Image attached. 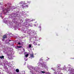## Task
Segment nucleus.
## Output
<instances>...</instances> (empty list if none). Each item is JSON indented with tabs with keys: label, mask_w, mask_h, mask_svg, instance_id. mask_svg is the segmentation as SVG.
<instances>
[{
	"label": "nucleus",
	"mask_w": 74,
	"mask_h": 74,
	"mask_svg": "<svg viewBox=\"0 0 74 74\" xmlns=\"http://www.w3.org/2000/svg\"><path fill=\"white\" fill-rule=\"evenodd\" d=\"M34 45H37V41H35L34 42Z\"/></svg>",
	"instance_id": "nucleus-1"
},
{
	"label": "nucleus",
	"mask_w": 74,
	"mask_h": 74,
	"mask_svg": "<svg viewBox=\"0 0 74 74\" xmlns=\"http://www.w3.org/2000/svg\"><path fill=\"white\" fill-rule=\"evenodd\" d=\"M70 73H74V69H71L70 71Z\"/></svg>",
	"instance_id": "nucleus-2"
},
{
	"label": "nucleus",
	"mask_w": 74,
	"mask_h": 74,
	"mask_svg": "<svg viewBox=\"0 0 74 74\" xmlns=\"http://www.w3.org/2000/svg\"><path fill=\"white\" fill-rule=\"evenodd\" d=\"M21 4H23V5H22V6L23 7H24L23 5H25V3L23 2V1H21Z\"/></svg>",
	"instance_id": "nucleus-3"
},
{
	"label": "nucleus",
	"mask_w": 74,
	"mask_h": 74,
	"mask_svg": "<svg viewBox=\"0 0 74 74\" xmlns=\"http://www.w3.org/2000/svg\"><path fill=\"white\" fill-rule=\"evenodd\" d=\"M7 35H3V38H7Z\"/></svg>",
	"instance_id": "nucleus-4"
},
{
	"label": "nucleus",
	"mask_w": 74,
	"mask_h": 74,
	"mask_svg": "<svg viewBox=\"0 0 74 74\" xmlns=\"http://www.w3.org/2000/svg\"><path fill=\"white\" fill-rule=\"evenodd\" d=\"M30 55H31V58H34V54H33V53H32Z\"/></svg>",
	"instance_id": "nucleus-5"
},
{
	"label": "nucleus",
	"mask_w": 74,
	"mask_h": 74,
	"mask_svg": "<svg viewBox=\"0 0 74 74\" xmlns=\"http://www.w3.org/2000/svg\"><path fill=\"white\" fill-rule=\"evenodd\" d=\"M10 7H9L8 8V9H7V11H9L10 10Z\"/></svg>",
	"instance_id": "nucleus-6"
},
{
	"label": "nucleus",
	"mask_w": 74,
	"mask_h": 74,
	"mask_svg": "<svg viewBox=\"0 0 74 74\" xmlns=\"http://www.w3.org/2000/svg\"><path fill=\"white\" fill-rule=\"evenodd\" d=\"M4 57L3 56H0V58L1 59H2L3 58L4 59Z\"/></svg>",
	"instance_id": "nucleus-7"
},
{
	"label": "nucleus",
	"mask_w": 74,
	"mask_h": 74,
	"mask_svg": "<svg viewBox=\"0 0 74 74\" xmlns=\"http://www.w3.org/2000/svg\"><path fill=\"white\" fill-rule=\"evenodd\" d=\"M19 69H16V72H17V73H19Z\"/></svg>",
	"instance_id": "nucleus-8"
},
{
	"label": "nucleus",
	"mask_w": 74,
	"mask_h": 74,
	"mask_svg": "<svg viewBox=\"0 0 74 74\" xmlns=\"http://www.w3.org/2000/svg\"><path fill=\"white\" fill-rule=\"evenodd\" d=\"M28 56H29L28 54H27L26 55H25V56L26 57V58L28 57Z\"/></svg>",
	"instance_id": "nucleus-9"
},
{
	"label": "nucleus",
	"mask_w": 74,
	"mask_h": 74,
	"mask_svg": "<svg viewBox=\"0 0 74 74\" xmlns=\"http://www.w3.org/2000/svg\"><path fill=\"white\" fill-rule=\"evenodd\" d=\"M44 67L45 69H47V66H46V65H45V66H44Z\"/></svg>",
	"instance_id": "nucleus-10"
},
{
	"label": "nucleus",
	"mask_w": 74,
	"mask_h": 74,
	"mask_svg": "<svg viewBox=\"0 0 74 74\" xmlns=\"http://www.w3.org/2000/svg\"><path fill=\"white\" fill-rule=\"evenodd\" d=\"M17 48H22V46H17L16 47Z\"/></svg>",
	"instance_id": "nucleus-11"
},
{
	"label": "nucleus",
	"mask_w": 74,
	"mask_h": 74,
	"mask_svg": "<svg viewBox=\"0 0 74 74\" xmlns=\"http://www.w3.org/2000/svg\"><path fill=\"white\" fill-rule=\"evenodd\" d=\"M32 47V45H29V48H31Z\"/></svg>",
	"instance_id": "nucleus-12"
},
{
	"label": "nucleus",
	"mask_w": 74,
	"mask_h": 74,
	"mask_svg": "<svg viewBox=\"0 0 74 74\" xmlns=\"http://www.w3.org/2000/svg\"><path fill=\"white\" fill-rule=\"evenodd\" d=\"M38 28H39V29H41V26H39Z\"/></svg>",
	"instance_id": "nucleus-13"
},
{
	"label": "nucleus",
	"mask_w": 74,
	"mask_h": 74,
	"mask_svg": "<svg viewBox=\"0 0 74 74\" xmlns=\"http://www.w3.org/2000/svg\"><path fill=\"white\" fill-rule=\"evenodd\" d=\"M41 72L42 73H45V72L44 71H41Z\"/></svg>",
	"instance_id": "nucleus-14"
},
{
	"label": "nucleus",
	"mask_w": 74,
	"mask_h": 74,
	"mask_svg": "<svg viewBox=\"0 0 74 74\" xmlns=\"http://www.w3.org/2000/svg\"><path fill=\"white\" fill-rule=\"evenodd\" d=\"M31 2L30 1H27V3H30V2Z\"/></svg>",
	"instance_id": "nucleus-15"
},
{
	"label": "nucleus",
	"mask_w": 74,
	"mask_h": 74,
	"mask_svg": "<svg viewBox=\"0 0 74 74\" xmlns=\"http://www.w3.org/2000/svg\"><path fill=\"white\" fill-rule=\"evenodd\" d=\"M4 39L5 38H3V39H2L3 41H4Z\"/></svg>",
	"instance_id": "nucleus-16"
},
{
	"label": "nucleus",
	"mask_w": 74,
	"mask_h": 74,
	"mask_svg": "<svg viewBox=\"0 0 74 74\" xmlns=\"http://www.w3.org/2000/svg\"><path fill=\"white\" fill-rule=\"evenodd\" d=\"M18 44L19 45H20V44H21V43H20V42H18Z\"/></svg>",
	"instance_id": "nucleus-17"
},
{
	"label": "nucleus",
	"mask_w": 74,
	"mask_h": 74,
	"mask_svg": "<svg viewBox=\"0 0 74 74\" xmlns=\"http://www.w3.org/2000/svg\"><path fill=\"white\" fill-rule=\"evenodd\" d=\"M25 53V55H26V53H27V52H25V53Z\"/></svg>",
	"instance_id": "nucleus-18"
},
{
	"label": "nucleus",
	"mask_w": 74,
	"mask_h": 74,
	"mask_svg": "<svg viewBox=\"0 0 74 74\" xmlns=\"http://www.w3.org/2000/svg\"><path fill=\"white\" fill-rule=\"evenodd\" d=\"M23 50L24 51H25V49H23Z\"/></svg>",
	"instance_id": "nucleus-19"
},
{
	"label": "nucleus",
	"mask_w": 74,
	"mask_h": 74,
	"mask_svg": "<svg viewBox=\"0 0 74 74\" xmlns=\"http://www.w3.org/2000/svg\"><path fill=\"white\" fill-rule=\"evenodd\" d=\"M25 6H26L27 7H28V5H25Z\"/></svg>",
	"instance_id": "nucleus-20"
},
{
	"label": "nucleus",
	"mask_w": 74,
	"mask_h": 74,
	"mask_svg": "<svg viewBox=\"0 0 74 74\" xmlns=\"http://www.w3.org/2000/svg\"><path fill=\"white\" fill-rule=\"evenodd\" d=\"M71 74H74V72L72 73Z\"/></svg>",
	"instance_id": "nucleus-21"
},
{
	"label": "nucleus",
	"mask_w": 74,
	"mask_h": 74,
	"mask_svg": "<svg viewBox=\"0 0 74 74\" xmlns=\"http://www.w3.org/2000/svg\"><path fill=\"white\" fill-rule=\"evenodd\" d=\"M8 4H10V3H8Z\"/></svg>",
	"instance_id": "nucleus-22"
},
{
	"label": "nucleus",
	"mask_w": 74,
	"mask_h": 74,
	"mask_svg": "<svg viewBox=\"0 0 74 74\" xmlns=\"http://www.w3.org/2000/svg\"><path fill=\"white\" fill-rule=\"evenodd\" d=\"M9 41H11V40H9Z\"/></svg>",
	"instance_id": "nucleus-23"
}]
</instances>
